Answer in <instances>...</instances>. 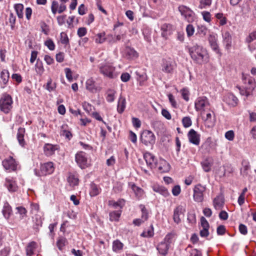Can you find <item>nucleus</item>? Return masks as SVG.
I'll list each match as a JSON object with an SVG mask.
<instances>
[{"instance_id": "nucleus-1", "label": "nucleus", "mask_w": 256, "mask_h": 256, "mask_svg": "<svg viewBox=\"0 0 256 256\" xmlns=\"http://www.w3.org/2000/svg\"><path fill=\"white\" fill-rule=\"evenodd\" d=\"M192 59L196 63L202 64L208 62L209 56L207 50L202 46L195 44L188 48Z\"/></svg>"}, {"instance_id": "nucleus-2", "label": "nucleus", "mask_w": 256, "mask_h": 256, "mask_svg": "<svg viewBox=\"0 0 256 256\" xmlns=\"http://www.w3.org/2000/svg\"><path fill=\"white\" fill-rule=\"evenodd\" d=\"M100 72L104 76L109 78H114L117 76L116 68L110 62L101 64L98 66Z\"/></svg>"}, {"instance_id": "nucleus-3", "label": "nucleus", "mask_w": 256, "mask_h": 256, "mask_svg": "<svg viewBox=\"0 0 256 256\" xmlns=\"http://www.w3.org/2000/svg\"><path fill=\"white\" fill-rule=\"evenodd\" d=\"M13 101L11 96L4 94L0 99V110L5 114H8L12 108Z\"/></svg>"}, {"instance_id": "nucleus-4", "label": "nucleus", "mask_w": 256, "mask_h": 256, "mask_svg": "<svg viewBox=\"0 0 256 256\" xmlns=\"http://www.w3.org/2000/svg\"><path fill=\"white\" fill-rule=\"evenodd\" d=\"M206 189V186H202L200 184H198L194 186L193 189V198L196 202H200L204 200V193Z\"/></svg>"}, {"instance_id": "nucleus-5", "label": "nucleus", "mask_w": 256, "mask_h": 256, "mask_svg": "<svg viewBox=\"0 0 256 256\" xmlns=\"http://www.w3.org/2000/svg\"><path fill=\"white\" fill-rule=\"evenodd\" d=\"M140 140L146 146H152L155 143L156 138L152 132L145 130L141 134Z\"/></svg>"}, {"instance_id": "nucleus-6", "label": "nucleus", "mask_w": 256, "mask_h": 256, "mask_svg": "<svg viewBox=\"0 0 256 256\" xmlns=\"http://www.w3.org/2000/svg\"><path fill=\"white\" fill-rule=\"evenodd\" d=\"M178 10L181 15L188 22H192L194 20V13L190 8L184 5H181L178 6Z\"/></svg>"}, {"instance_id": "nucleus-7", "label": "nucleus", "mask_w": 256, "mask_h": 256, "mask_svg": "<svg viewBox=\"0 0 256 256\" xmlns=\"http://www.w3.org/2000/svg\"><path fill=\"white\" fill-rule=\"evenodd\" d=\"M176 66L174 62L170 58H164L162 60V70L163 72L167 74H172Z\"/></svg>"}, {"instance_id": "nucleus-8", "label": "nucleus", "mask_w": 256, "mask_h": 256, "mask_svg": "<svg viewBox=\"0 0 256 256\" xmlns=\"http://www.w3.org/2000/svg\"><path fill=\"white\" fill-rule=\"evenodd\" d=\"M2 164L4 169L10 172L16 170L18 164L16 160L11 156L3 160Z\"/></svg>"}, {"instance_id": "nucleus-9", "label": "nucleus", "mask_w": 256, "mask_h": 256, "mask_svg": "<svg viewBox=\"0 0 256 256\" xmlns=\"http://www.w3.org/2000/svg\"><path fill=\"white\" fill-rule=\"evenodd\" d=\"M208 98L205 96L198 98L195 102V109L196 111H204V108L209 106Z\"/></svg>"}, {"instance_id": "nucleus-10", "label": "nucleus", "mask_w": 256, "mask_h": 256, "mask_svg": "<svg viewBox=\"0 0 256 256\" xmlns=\"http://www.w3.org/2000/svg\"><path fill=\"white\" fill-rule=\"evenodd\" d=\"M144 158L146 160V164L150 168H153L156 167L157 160L153 154L150 152H146L144 154Z\"/></svg>"}, {"instance_id": "nucleus-11", "label": "nucleus", "mask_w": 256, "mask_h": 256, "mask_svg": "<svg viewBox=\"0 0 256 256\" xmlns=\"http://www.w3.org/2000/svg\"><path fill=\"white\" fill-rule=\"evenodd\" d=\"M204 112H202V119L204 121L205 124L208 128L213 126L215 123L214 116H212V114H214V112L212 111L207 112L206 116H204Z\"/></svg>"}, {"instance_id": "nucleus-12", "label": "nucleus", "mask_w": 256, "mask_h": 256, "mask_svg": "<svg viewBox=\"0 0 256 256\" xmlns=\"http://www.w3.org/2000/svg\"><path fill=\"white\" fill-rule=\"evenodd\" d=\"M76 160L81 168H84L88 166L87 158L85 154L83 152H80L76 155Z\"/></svg>"}, {"instance_id": "nucleus-13", "label": "nucleus", "mask_w": 256, "mask_h": 256, "mask_svg": "<svg viewBox=\"0 0 256 256\" xmlns=\"http://www.w3.org/2000/svg\"><path fill=\"white\" fill-rule=\"evenodd\" d=\"M54 168L52 162H48L41 165L40 172L42 175H46L52 174Z\"/></svg>"}, {"instance_id": "nucleus-14", "label": "nucleus", "mask_w": 256, "mask_h": 256, "mask_svg": "<svg viewBox=\"0 0 256 256\" xmlns=\"http://www.w3.org/2000/svg\"><path fill=\"white\" fill-rule=\"evenodd\" d=\"M190 142L195 145H198L200 142V135L194 129H191L188 134Z\"/></svg>"}, {"instance_id": "nucleus-15", "label": "nucleus", "mask_w": 256, "mask_h": 256, "mask_svg": "<svg viewBox=\"0 0 256 256\" xmlns=\"http://www.w3.org/2000/svg\"><path fill=\"white\" fill-rule=\"evenodd\" d=\"M200 224L202 229L200 231V236L202 237H206L209 234V224L205 218L203 216L200 218Z\"/></svg>"}, {"instance_id": "nucleus-16", "label": "nucleus", "mask_w": 256, "mask_h": 256, "mask_svg": "<svg viewBox=\"0 0 256 256\" xmlns=\"http://www.w3.org/2000/svg\"><path fill=\"white\" fill-rule=\"evenodd\" d=\"M159 172L161 173L167 172L170 170V164L164 160L160 158L157 162V166Z\"/></svg>"}, {"instance_id": "nucleus-17", "label": "nucleus", "mask_w": 256, "mask_h": 256, "mask_svg": "<svg viewBox=\"0 0 256 256\" xmlns=\"http://www.w3.org/2000/svg\"><path fill=\"white\" fill-rule=\"evenodd\" d=\"M224 100L232 106H236L238 101V98L232 93L226 94L224 98Z\"/></svg>"}, {"instance_id": "nucleus-18", "label": "nucleus", "mask_w": 256, "mask_h": 256, "mask_svg": "<svg viewBox=\"0 0 256 256\" xmlns=\"http://www.w3.org/2000/svg\"><path fill=\"white\" fill-rule=\"evenodd\" d=\"M4 185L10 192H15L17 190L16 182L12 178L8 177L6 178Z\"/></svg>"}, {"instance_id": "nucleus-19", "label": "nucleus", "mask_w": 256, "mask_h": 256, "mask_svg": "<svg viewBox=\"0 0 256 256\" xmlns=\"http://www.w3.org/2000/svg\"><path fill=\"white\" fill-rule=\"evenodd\" d=\"M213 205L214 208L220 210L222 208L224 205V199L222 196H216L213 200Z\"/></svg>"}, {"instance_id": "nucleus-20", "label": "nucleus", "mask_w": 256, "mask_h": 256, "mask_svg": "<svg viewBox=\"0 0 256 256\" xmlns=\"http://www.w3.org/2000/svg\"><path fill=\"white\" fill-rule=\"evenodd\" d=\"M44 149L45 154L48 156H50L54 154L55 151L58 149V146L50 144H46Z\"/></svg>"}, {"instance_id": "nucleus-21", "label": "nucleus", "mask_w": 256, "mask_h": 256, "mask_svg": "<svg viewBox=\"0 0 256 256\" xmlns=\"http://www.w3.org/2000/svg\"><path fill=\"white\" fill-rule=\"evenodd\" d=\"M152 188L154 192L159 193L164 197H167L170 194L168 190L163 186L154 184Z\"/></svg>"}, {"instance_id": "nucleus-22", "label": "nucleus", "mask_w": 256, "mask_h": 256, "mask_svg": "<svg viewBox=\"0 0 256 256\" xmlns=\"http://www.w3.org/2000/svg\"><path fill=\"white\" fill-rule=\"evenodd\" d=\"M184 211V208L182 206H178L174 210V220L176 224H178L180 222V214H183Z\"/></svg>"}, {"instance_id": "nucleus-23", "label": "nucleus", "mask_w": 256, "mask_h": 256, "mask_svg": "<svg viewBox=\"0 0 256 256\" xmlns=\"http://www.w3.org/2000/svg\"><path fill=\"white\" fill-rule=\"evenodd\" d=\"M169 247L170 246L168 243L162 242L158 244L156 248L160 254L166 256L168 254Z\"/></svg>"}, {"instance_id": "nucleus-24", "label": "nucleus", "mask_w": 256, "mask_h": 256, "mask_svg": "<svg viewBox=\"0 0 256 256\" xmlns=\"http://www.w3.org/2000/svg\"><path fill=\"white\" fill-rule=\"evenodd\" d=\"M25 133V128H20L18 129L16 137L19 144L22 146H24L26 144V142L24 139V135Z\"/></svg>"}, {"instance_id": "nucleus-25", "label": "nucleus", "mask_w": 256, "mask_h": 256, "mask_svg": "<svg viewBox=\"0 0 256 256\" xmlns=\"http://www.w3.org/2000/svg\"><path fill=\"white\" fill-rule=\"evenodd\" d=\"M126 98L122 96L121 95L120 96L117 106V111L119 114H122L126 108Z\"/></svg>"}, {"instance_id": "nucleus-26", "label": "nucleus", "mask_w": 256, "mask_h": 256, "mask_svg": "<svg viewBox=\"0 0 256 256\" xmlns=\"http://www.w3.org/2000/svg\"><path fill=\"white\" fill-rule=\"evenodd\" d=\"M68 182L71 186H74L78 184V178L76 174L70 173L68 178Z\"/></svg>"}, {"instance_id": "nucleus-27", "label": "nucleus", "mask_w": 256, "mask_h": 256, "mask_svg": "<svg viewBox=\"0 0 256 256\" xmlns=\"http://www.w3.org/2000/svg\"><path fill=\"white\" fill-rule=\"evenodd\" d=\"M216 38L214 36L210 35L208 38V41L210 44V46L214 50L216 53L220 54V55H221L219 49H218V44L216 43Z\"/></svg>"}, {"instance_id": "nucleus-28", "label": "nucleus", "mask_w": 256, "mask_h": 256, "mask_svg": "<svg viewBox=\"0 0 256 256\" xmlns=\"http://www.w3.org/2000/svg\"><path fill=\"white\" fill-rule=\"evenodd\" d=\"M126 56L128 58L131 59L138 56V54L134 49L129 47L126 48Z\"/></svg>"}, {"instance_id": "nucleus-29", "label": "nucleus", "mask_w": 256, "mask_h": 256, "mask_svg": "<svg viewBox=\"0 0 256 256\" xmlns=\"http://www.w3.org/2000/svg\"><path fill=\"white\" fill-rule=\"evenodd\" d=\"M201 148L205 154L210 153L212 150V144L209 140H206L201 146Z\"/></svg>"}, {"instance_id": "nucleus-30", "label": "nucleus", "mask_w": 256, "mask_h": 256, "mask_svg": "<svg viewBox=\"0 0 256 256\" xmlns=\"http://www.w3.org/2000/svg\"><path fill=\"white\" fill-rule=\"evenodd\" d=\"M2 214L4 218L8 219L12 214V210L11 206L8 204H5L3 210Z\"/></svg>"}, {"instance_id": "nucleus-31", "label": "nucleus", "mask_w": 256, "mask_h": 256, "mask_svg": "<svg viewBox=\"0 0 256 256\" xmlns=\"http://www.w3.org/2000/svg\"><path fill=\"white\" fill-rule=\"evenodd\" d=\"M201 164L204 170L206 172H208L210 170L212 164V160H210L208 158H206L204 162H202Z\"/></svg>"}, {"instance_id": "nucleus-32", "label": "nucleus", "mask_w": 256, "mask_h": 256, "mask_svg": "<svg viewBox=\"0 0 256 256\" xmlns=\"http://www.w3.org/2000/svg\"><path fill=\"white\" fill-rule=\"evenodd\" d=\"M124 246V244L121 242L119 240H114L112 243V250L114 252H118L122 250Z\"/></svg>"}, {"instance_id": "nucleus-33", "label": "nucleus", "mask_w": 256, "mask_h": 256, "mask_svg": "<svg viewBox=\"0 0 256 256\" xmlns=\"http://www.w3.org/2000/svg\"><path fill=\"white\" fill-rule=\"evenodd\" d=\"M35 69L36 72L39 76H42L44 72V68L42 61L38 59L37 60L35 64Z\"/></svg>"}, {"instance_id": "nucleus-34", "label": "nucleus", "mask_w": 256, "mask_h": 256, "mask_svg": "<svg viewBox=\"0 0 256 256\" xmlns=\"http://www.w3.org/2000/svg\"><path fill=\"white\" fill-rule=\"evenodd\" d=\"M116 92L112 89H108L106 92V100L109 102H112L114 100L115 94Z\"/></svg>"}, {"instance_id": "nucleus-35", "label": "nucleus", "mask_w": 256, "mask_h": 256, "mask_svg": "<svg viewBox=\"0 0 256 256\" xmlns=\"http://www.w3.org/2000/svg\"><path fill=\"white\" fill-rule=\"evenodd\" d=\"M86 88L92 92L96 90L95 82L92 78H90L86 80Z\"/></svg>"}, {"instance_id": "nucleus-36", "label": "nucleus", "mask_w": 256, "mask_h": 256, "mask_svg": "<svg viewBox=\"0 0 256 256\" xmlns=\"http://www.w3.org/2000/svg\"><path fill=\"white\" fill-rule=\"evenodd\" d=\"M36 244L34 242H30L26 248V255L32 256L34 254V250L36 248Z\"/></svg>"}, {"instance_id": "nucleus-37", "label": "nucleus", "mask_w": 256, "mask_h": 256, "mask_svg": "<svg viewBox=\"0 0 256 256\" xmlns=\"http://www.w3.org/2000/svg\"><path fill=\"white\" fill-rule=\"evenodd\" d=\"M14 9L17 16L20 18H23L24 6L21 4H18L14 5Z\"/></svg>"}, {"instance_id": "nucleus-38", "label": "nucleus", "mask_w": 256, "mask_h": 256, "mask_svg": "<svg viewBox=\"0 0 256 256\" xmlns=\"http://www.w3.org/2000/svg\"><path fill=\"white\" fill-rule=\"evenodd\" d=\"M91 190L90 192V194L92 196H94L98 195L101 190V189L99 188L95 184H91Z\"/></svg>"}, {"instance_id": "nucleus-39", "label": "nucleus", "mask_w": 256, "mask_h": 256, "mask_svg": "<svg viewBox=\"0 0 256 256\" xmlns=\"http://www.w3.org/2000/svg\"><path fill=\"white\" fill-rule=\"evenodd\" d=\"M0 78L4 84H6L9 78V72L8 70H4L0 73Z\"/></svg>"}, {"instance_id": "nucleus-40", "label": "nucleus", "mask_w": 256, "mask_h": 256, "mask_svg": "<svg viewBox=\"0 0 256 256\" xmlns=\"http://www.w3.org/2000/svg\"><path fill=\"white\" fill-rule=\"evenodd\" d=\"M120 211H113L109 214L110 220L111 221H118L120 216Z\"/></svg>"}, {"instance_id": "nucleus-41", "label": "nucleus", "mask_w": 256, "mask_h": 256, "mask_svg": "<svg viewBox=\"0 0 256 256\" xmlns=\"http://www.w3.org/2000/svg\"><path fill=\"white\" fill-rule=\"evenodd\" d=\"M129 186H130L131 188L133 190V191L135 192L136 195L137 196H141L143 194V190L142 188L136 186L133 183H130Z\"/></svg>"}, {"instance_id": "nucleus-42", "label": "nucleus", "mask_w": 256, "mask_h": 256, "mask_svg": "<svg viewBox=\"0 0 256 256\" xmlns=\"http://www.w3.org/2000/svg\"><path fill=\"white\" fill-rule=\"evenodd\" d=\"M124 203H125V200L124 199L120 200L116 202H115L114 201H110L109 202V204L112 205L115 208H116L117 207H120V208H122L124 206Z\"/></svg>"}, {"instance_id": "nucleus-43", "label": "nucleus", "mask_w": 256, "mask_h": 256, "mask_svg": "<svg viewBox=\"0 0 256 256\" xmlns=\"http://www.w3.org/2000/svg\"><path fill=\"white\" fill-rule=\"evenodd\" d=\"M208 32V28L203 26H198L196 34H199L201 36H206Z\"/></svg>"}, {"instance_id": "nucleus-44", "label": "nucleus", "mask_w": 256, "mask_h": 256, "mask_svg": "<svg viewBox=\"0 0 256 256\" xmlns=\"http://www.w3.org/2000/svg\"><path fill=\"white\" fill-rule=\"evenodd\" d=\"M172 28V26L168 24H164L161 26V30H162V35L164 36L168 32H170Z\"/></svg>"}, {"instance_id": "nucleus-45", "label": "nucleus", "mask_w": 256, "mask_h": 256, "mask_svg": "<svg viewBox=\"0 0 256 256\" xmlns=\"http://www.w3.org/2000/svg\"><path fill=\"white\" fill-rule=\"evenodd\" d=\"M105 34L104 32L100 33L96 35L95 42L96 43L102 44L105 41Z\"/></svg>"}, {"instance_id": "nucleus-46", "label": "nucleus", "mask_w": 256, "mask_h": 256, "mask_svg": "<svg viewBox=\"0 0 256 256\" xmlns=\"http://www.w3.org/2000/svg\"><path fill=\"white\" fill-rule=\"evenodd\" d=\"M216 18L220 20V24L221 26H224L226 24V18L224 16L222 13H218L216 14Z\"/></svg>"}, {"instance_id": "nucleus-47", "label": "nucleus", "mask_w": 256, "mask_h": 256, "mask_svg": "<svg viewBox=\"0 0 256 256\" xmlns=\"http://www.w3.org/2000/svg\"><path fill=\"white\" fill-rule=\"evenodd\" d=\"M236 88L240 90V92L241 95L246 96V97H248V96H250V93L252 92V91H250V90H249L248 87H246L244 89L242 88L239 86H236Z\"/></svg>"}, {"instance_id": "nucleus-48", "label": "nucleus", "mask_w": 256, "mask_h": 256, "mask_svg": "<svg viewBox=\"0 0 256 256\" xmlns=\"http://www.w3.org/2000/svg\"><path fill=\"white\" fill-rule=\"evenodd\" d=\"M140 207L142 210V219L144 221L146 220L148 218V212L146 207L144 205H140Z\"/></svg>"}, {"instance_id": "nucleus-49", "label": "nucleus", "mask_w": 256, "mask_h": 256, "mask_svg": "<svg viewBox=\"0 0 256 256\" xmlns=\"http://www.w3.org/2000/svg\"><path fill=\"white\" fill-rule=\"evenodd\" d=\"M248 84L250 86H248L249 90L252 91L256 86V84L254 79L252 78H249L248 79Z\"/></svg>"}, {"instance_id": "nucleus-50", "label": "nucleus", "mask_w": 256, "mask_h": 256, "mask_svg": "<svg viewBox=\"0 0 256 256\" xmlns=\"http://www.w3.org/2000/svg\"><path fill=\"white\" fill-rule=\"evenodd\" d=\"M255 40H256V30L249 34L246 39V42L248 44H250Z\"/></svg>"}, {"instance_id": "nucleus-51", "label": "nucleus", "mask_w": 256, "mask_h": 256, "mask_svg": "<svg viewBox=\"0 0 256 256\" xmlns=\"http://www.w3.org/2000/svg\"><path fill=\"white\" fill-rule=\"evenodd\" d=\"M60 42L62 44L66 45V44H68V43H69V40H68V36L67 34L64 32H62L60 33Z\"/></svg>"}, {"instance_id": "nucleus-52", "label": "nucleus", "mask_w": 256, "mask_h": 256, "mask_svg": "<svg viewBox=\"0 0 256 256\" xmlns=\"http://www.w3.org/2000/svg\"><path fill=\"white\" fill-rule=\"evenodd\" d=\"M56 88V84H52V80L51 78H50L46 85V90H47L48 92H50L54 90Z\"/></svg>"}, {"instance_id": "nucleus-53", "label": "nucleus", "mask_w": 256, "mask_h": 256, "mask_svg": "<svg viewBox=\"0 0 256 256\" xmlns=\"http://www.w3.org/2000/svg\"><path fill=\"white\" fill-rule=\"evenodd\" d=\"M16 209L18 210V213L20 215L21 218H23L24 217L26 216L27 210L24 207L18 206Z\"/></svg>"}, {"instance_id": "nucleus-54", "label": "nucleus", "mask_w": 256, "mask_h": 256, "mask_svg": "<svg viewBox=\"0 0 256 256\" xmlns=\"http://www.w3.org/2000/svg\"><path fill=\"white\" fill-rule=\"evenodd\" d=\"M66 239L63 237H60L57 241L56 245L60 250H62V247L65 246Z\"/></svg>"}, {"instance_id": "nucleus-55", "label": "nucleus", "mask_w": 256, "mask_h": 256, "mask_svg": "<svg viewBox=\"0 0 256 256\" xmlns=\"http://www.w3.org/2000/svg\"><path fill=\"white\" fill-rule=\"evenodd\" d=\"M154 229L152 226H151V228L150 229H148L147 231H144L142 234L141 236L144 237H152L154 235Z\"/></svg>"}, {"instance_id": "nucleus-56", "label": "nucleus", "mask_w": 256, "mask_h": 256, "mask_svg": "<svg viewBox=\"0 0 256 256\" xmlns=\"http://www.w3.org/2000/svg\"><path fill=\"white\" fill-rule=\"evenodd\" d=\"M182 122L184 128H188L192 125V120L190 117H184L182 120Z\"/></svg>"}, {"instance_id": "nucleus-57", "label": "nucleus", "mask_w": 256, "mask_h": 256, "mask_svg": "<svg viewBox=\"0 0 256 256\" xmlns=\"http://www.w3.org/2000/svg\"><path fill=\"white\" fill-rule=\"evenodd\" d=\"M45 45L50 50H53L55 48V44L54 42L51 39L46 40L44 42Z\"/></svg>"}, {"instance_id": "nucleus-58", "label": "nucleus", "mask_w": 256, "mask_h": 256, "mask_svg": "<svg viewBox=\"0 0 256 256\" xmlns=\"http://www.w3.org/2000/svg\"><path fill=\"white\" fill-rule=\"evenodd\" d=\"M186 32L188 37L192 36L194 32V28L193 26L190 24H188L186 28Z\"/></svg>"}, {"instance_id": "nucleus-59", "label": "nucleus", "mask_w": 256, "mask_h": 256, "mask_svg": "<svg viewBox=\"0 0 256 256\" xmlns=\"http://www.w3.org/2000/svg\"><path fill=\"white\" fill-rule=\"evenodd\" d=\"M181 192L180 186L179 185L174 186L172 190V194L174 196H178L180 194Z\"/></svg>"}, {"instance_id": "nucleus-60", "label": "nucleus", "mask_w": 256, "mask_h": 256, "mask_svg": "<svg viewBox=\"0 0 256 256\" xmlns=\"http://www.w3.org/2000/svg\"><path fill=\"white\" fill-rule=\"evenodd\" d=\"M58 7L59 6L58 2L56 0L52 1V3L51 10L54 14H56L58 11Z\"/></svg>"}, {"instance_id": "nucleus-61", "label": "nucleus", "mask_w": 256, "mask_h": 256, "mask_svg": "<svg viewBox=\"0 0 256 256\" xmlns=\"http://www.w3.org/2000/svg\"><path fill=\"white\" fill-rule=\"evenodd\" d=\"M212 4V0H201L200 1V8H203L206 6H210Z\"/></svg>"}, {"instance_id": "nucleus-62", "label": "nucleus", "mask_w": 256, "mask_h": 256, "mask_svg": "<svg viewBox=\"0 0 256 256\" xmlns=\"http://www.w3.org/2000/svg\"><path fill=\"white\" fill-rule=\"evenodd\" d=\"M174 237V234L171 233L168 234L166 235L165 238H164V240L163 242H166L170 246V244L172 243V240Z\"/></svg>"}, {"instance_id": "nucleus-63", "label": "nucleus", "mask_w": 256, "mask_h": 256, "mask_svg": "<svg viewBox=\"0 0 256 256\" xmlns=\"http://www.w3.org/2000/svg\"><path fill=\"white\" fill-rule=\"evenodd\" d=\"M10 251V248L9 246L5 247L1 250L0 252V256H8Z\"/></svg>"}, {"instance_id": "nucleus-64", "label": "nucleus", "mask_w": 256, "mask_h": 256, "mask_svg": "<svg viewBox=\"0 0 256 256\" xmlns=\"http://www.w3.org/2000/svg\"><path fill=\"white\" fill-rule=\"evenodd\" d=\"M190 256H202V252L197 249H192L190 252Z\"/></svg>"}]
</instances>
